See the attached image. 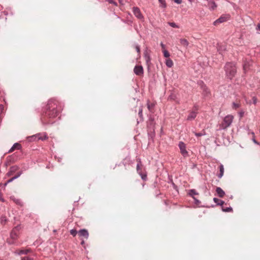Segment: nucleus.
<instances>
[{"label": "nucleus", "mask_w": 260, "mask_h": 260, "mask_svg": "<svg viewBox=\"0 0 260 260\" xmlns=\"http://www.w3.org/2000/svg\"><path fill=\"white\" fill-rule=\"evenodd\" d=\"M57 107V102L56 100L51 99L48 101L41 117V121L43 125L53 123L51 119L55 118L59 114Z\"/></svg>", "instance_id": "f257e3e1"}, {"label": "nucleus", "mask_w": 260, "mask_h": 260, "mask_svg": "<svg viewBox=\"0 0 260 260\" xmlns=\"http://www.w3.org/2000/svg\"><path fill=\"white\" fill-rule=\"evenodd\" d=\"M226 76L232 79L236 74V69L235 64L233 62H228L224 67Z\"/></svg>", "instance_id": "f03ea898"}, {"label": "nucleus", "mask_w": 260, "mask_h": 260, "mask_svg": "<svg viewBox=\"0 0 260 260\" xmlns=\"http://www.w3.org/2000/svg\"><path fill=\"white\" fill-rule=\"evenodd\" d=\"M234 116L232 115H228L226 116L223 121L219 125V128L220 129H225L231 125L233 122Z\"/></svg>", "instance_id": "7ed1b4c3"}, {"label": "nucleus", "mask_w": 260, "mask_h": 260, "mask_svg": "<svg viewBox=\"0 0 260 260\" xmlns=\"http://www.w3.org/2000/svg\"><path fill=\"white\" fill-rule=\"evenodd\" d=\"M48 138L46 133H38L36 135L28 137V141L44 140Z\"/></svg>", "instance_id": "20e7f679"}, {"label": "nucleus", "mask_w": 260, "mask_h": 260, "mask_svg": "<svg viewBox=\"0 0 260 260\" xmlns=\"http://www.w3.org/2000/svg\"><path fill=\"white\" fill-rule=\"evenodd\" d=\"M178 146L180 150V152L181 154L184 156H186L188 155V152L186 150V145L183 142H180L178 144Z\"/></svg>", "instance_id": "39448f33"}, {"label": "nucleus", "mask_w": 260, "mask_h": 260, "mask_svg": "<svg viewBox=\"0 0 260 260\" xmlns=\"http://www.w3.org/2000/svg\"><path fill=\"white\" fill-rule=\"evenodd\" d=\"M133 12L134 14L135 15V16L137 18L141 19V20L143 19V15L142 14V13L140 11V10L139 8H138L137 7H134L133 8Z\"/></svg>", "instance_id": "423d86ee"}, {"label": "nucleus", "mask_w": 260, "mask_h": 260, "mask_svg": "<svg viewBox=\"0 0 260 260\" xmlns=\"http://www.w3.org/2000/svg\"><path fill=\"white\" fill-rule=\"evenodd\" d=\"M134 72L137 75H142L143 74V67L141 66H136L134 68Z\"/></svg>", "instance_id": "0eeeda50"}, {"label": "nucleus", "mask_w": 260, "mask_h": 260, "mask_svg": "<svg viewBox=\"0 0 260 260\" xmlns=\"http://www.w3.org/2000/svg\"><path fill=\"white\" fill-rule=\"evenodd\" d=\"M228 16L222 15L220 16L218 19L216 20L214 22L213 24L214 25H217L219 23L224 22L228 20Z\"/></svg>", "instance_id": "6e6552de"}, {"label": "nucleus", "mask_w": 260, "mask_h": 260, "mask_svg": "<svg viewBox=\"0 0 260 260\" xmlns=\"http://www.w3.org/2000/svg\"><path fill=\"white\" fill-rule=\"evenodd\" d=\"M19 168L18 166L15 165L13 166L10 167L9 171L7 173V175L8 176H10L12 175L14 173L16 172L18 170Z\"/></svg>", "instance_id": "1a4fd4ad"}, {"label": "nucleus", "mask_w": 260, "mask_h": 260, "mask_svg": "<svg viewBox=\"0 0 260 260\" xmlns=\"http://www.w3.org/2000/svg\"><path fill=\"white\" fill-rule=\"evenodd\" d=\"M19 229V227L17 226L14 228L11 231L10 237L12 239L15 240L17 238L18 236L17 232L18 231Z\"/></svg>", "instance_id": "9d476101"}, {"label": "nucleus", "mask_w": 260, "mask_h": 260, "mask_svg": "<svg viewBox=\"0 0 260 260\" xmlns=\"http://www.w3.org/2000/svg\"><path fill=\"white\" fill-rule=\"evenodd\" d=\"M216 192L217 194V196L219 198H223L225 195V192L223 190V189L220 187H217L216 188Z\"/></svg>", "instance_id": "9b49d317"}, {"label": "nucleus", "mask_w": 260, "mask_h": 260, "mask_svg": "<svg viewBox=\"0 0 260 260\" xmlns=\"http://www.w3.org/2000/svg\"><path fill=\"white\" fill-rule=\"evenodd\" d=\"M78 234L80 236L84 237L86 239L88 238L89 235L87 230L85 229L80 230L79 231Z\"/></svg>", "instance_id": "f8f14e48"}, {"label": "nucleus", "mask_w": 260, "mask_h": 260, "mask_svg": "<svg viewBox=\"0 0 260 260\" xmlns=\"http://www.w3.org/2000/svg\"><path fill=\"white\" fill-rule=\"evenodd\" d=\"M10 199L13 201L17 205L22 206L23 205L22 202L21 200L16 199L14 196H11Z\"/></svg>", "instance_id": "ddd939ff"}, {"label": "nucleus", "mask_w": 260, "mask_h": 260, "mask_svg": "<svg viewBox=\"0 0 260 260\" xmlns=\"http://www.w3.org/2000/svg\"><path fill=\"white\" fill-rule=\"evenodd\" d=\"M21 145L19 144L16 143L13 145V146L11 147V148L9 150V152H11L15 149L19 150L21 149Z\"/></svg>", "instance_id": "4468645a"}, {"label": "nucleus", "mask_w": 260, "mask_h": 260, "mask_svg": "<svg viewBox=\"0 0 260 260\" xmlns=\"http://www.w3.org/2000/svg\"><path fill=\"white\" fill-rule=\"evenodd\" d=\"M180 43L182 46L185 47L186 48L189 45L188 41L185 39H180Z\"/></svg>", "instance_id": "2eb2a0df"}, {"label": "nucleus", "mask_w": 260, "mask_h": 260, "mask_svg": "<svg viewBox=\"0 0 260 260\" xmlns=\"http://www.w3.org/2000/svg\"><path fill=\"white\" fill-rule=\"evenodd\" d=\"M196 116L197 113L195 111H192L188 115L187 119L188 120H192L196 118Z\"/></svg>", "instance_id": "dca6fc26"}, {"label": "nucleus", "mask_w": 260, "mask_h": 260, "mask_svg": "<svg viewBox=\"0 0 260 260\" xmlns=\"http://www.w3.org/2000/svg\"><path fill=\"white\" fill-rule=\"evenodd\" d=\"M22 174V171H20V172H18L15 176H14L13 177L10 178L8 180H7V183H9L12 182L15 179H16L17 178L19 177Z\"/></svg>", "instance_id": "f3484780"}, {"label": "nucleus", "mask_w": 260, "mask_h": 260, "mask_svg": "<svg viewBox=\"0 0 260 260\" xmlns=\"http://www.w3.org/2000/svg\"><path fill=\"white\" fill-rule=\"evenodd\" d=\"M217 50L220 54H222V52L225 50L226 48L224 45H219L217 46Z\"/></svg>", "instance_id": "a211bd4d"}, {"label": "nucleus", "mask_w": 260, "mask_h": 260, "mask_svg": "<svg viewBox=\"0 0 260 260\" xmlns=\"http://www.w3.org/2000/svg\"><path fill=\"white\" fill-rule=\"evenodd\" d=\"M137 161L138 162L137 165V171L139 174H140V173H141V166H142L140 158H137Z\"/></svg>", "instance_id": "6ab92c4d"}, {"label": "nucleus", "mask_w": 260, "mask_h": 260, "mask_svg": "<svg viewBox=\"0 0 260 260\" xmlns=\"http://www.w3.org/2000/svg\"><path fill=\"white\" fill-rule=\"evenodd\" d=\"M219 172L220 173L218 175V178H221L223 176L224 173V167L222 164H220L219 166Z\"/></svg>", "instance_id": "aec40b11"}, {"label": "nucleus", "mask_w": 260, "mask_h": 260, "mask_svg": "<svg viewBox=\"0 0 260 260\" xmlns=\"http://www.w3.org/2000/svg\"><path fill=\"white\" fill-rule=\"evenodd\" d=\"M213 201L217 205L222 206L224 203V201H223L221 200H219L216 198H213Z\"/></svg>", "instance_id": "412c9836"}, {"label": "nucleus", "mask_w": 260, "mask_h": 260, "mask_svg": "<svg viewBox=\"0 0 260 260\" xmlns=\"http://www.w3.org/2000/svg\"><path fill=\"white\" fill-rule=\"evenodd\" d=\"M198 192L194 189H192L189 190L188 194L192 198L194 197V195H198Z\"/></svg>", "instance_id": "4be33fe9"}, {"label": "nucleus", "mask_w": 260, "mask_h": 260, "mask_svg": "<svg viewBox=\"0 0 260 260\" xmlns=\"http://www.w3.org/2000/svg\"><path fill=\"white\" fill-rule=\"evenodd\" d=\"M166 64L168 67L171 68L173 66V62L171 59L169 58L166 60Z\"/></svg>", "instance_id": "5701e85b"}, {"label": "nucleus", "mask_w": 260, "mask_h": 260, "mask_svg": "<svg viewBox=\"0 0 260 260\" xmlns=\"http://www.w3.org/2000/svg\"><path fill=\"white\" fill-rule=\"evenodd\" d=\"M7 221V218L6 216L2 215L1 217V223L3 224H5Z\"/></svg>", "instance_id": "b1692460"}, {"label": "nucleus", "mask_w": 260, "mask_h": 260, "mask_svg": "<svg viewBox=\"0 0 260 260\" xmlns=\"http://www.w3.org/2000/svg\"><path fill=\"white\" fill-rule=\"evenodd\" d=\"M193 133H194L195 136H197V137H201V136H205L206 135V133H205V132L204 131H203L201 133H196V132H193Z\"/></svg>", "instance_id": "393cba45"}, {"label": "nucleus", "mask_w": 260, "mask_h": 260, "mask_svg": "<svg viewBox=\"0 0 260 260\" xmlns=\"http://www.w3.org/2000/svg\"><path fill=\"white\" fill-rule=\"evenodd\" d=\"M29 252H30V250L29 249L21 250L19 252V254H27Z\"/></svg>", "instance_id": "a878e982"}, {"label": "nucleus", "mask_w": 260, "mask_h": 260, "mask_svg": "<svg viewBox=\"0 0 260 260\" xmlns=\"http://www.w3.org/2000/svg\"><path fill=\"white\" fill-rule=\"evenodd\" d=\"M252 102H249L248 103L249 104H251L252 103L254 105H256L257 103V98L255 96H253L252 98Z\"/></svg>", "instance_id": "bb28decb"}, {"label": "nucleus", "mask_w": 260, "mask_h": 260, "mask_svg": "<svg viewBox=\"0 0 260 260\" xmlns=\"http://www.w3.org/2000/svg\"><path fill=\"white\" fill-rule=\"evenodd\" d=\"M222 210L224 212H231L233 210V209L232 207H227L226 208H224L222 207Z\"/></svg>", "instance_id": "cd10ccee"}, {"label": "nucleus", "mask_w": 260, "mask_h": 260, "mask_svg": "<svg viewBox=\"0 0 260 260\" xmlns=\"http://www.w3.org/2000/svg\"><path fill=\"white\" fill-rule=\"evenodd\" d=\"M168 24L174 28H179V26L177 25L175 22H168Z\"/></svg>", "instance_id": "c85d7f7f"}, {"label": "nucleus", "mask_w": 260, "mask_h": 260, "mask_svg": "<svg viewBox=\"0 0 260 260\" xmlns=\"http://www.w3.org/2000/svg\"><path fill=\"white\" fill-rule=\"evenodd\" d=\"M77 233V231L75 229H72L70 231V234L74 237L76 236Z\"/></svg>", "instance_id": "c756f323"}, {"label": "nucleus", "mask_w": 260, "mask_h": 260, "mask_svg": "<svg viewBox=\"0 0 260 260\" xmlns=\"http://www.w3.org/2000/svg\"><path fill=\"white\" fill-rule=\"evenodd\" d=\"M201 87L203 89V90L204 91V92H205L206 93V94H207L208 91H207V87L205 85H204L203 83L202 84V86H201Z\"/></svg>", "instance_id": "7c9ffc66"}, {"label": "nucleus", "mask_w": 260, "mask_h": 260, "mask_svg": "<svg viewBox=\"0 0 260 260\" xmlns=\"http://www.w3.org/2000/svg\"><path fill=\"white\" fill-rule=\"evenodd\" d=\"M163 52H164V55L165 57L168 58L170 56V53L167 50H164Z\"/></svg>", "instance_id": "2f4dec72"}, {"label": "nucleus", "mask_w": 260, "mask_h": 260, "mask_svg": "<svg viewBox=\"0 0 260 260\" xmlns=\"http://www.w3.org/2000/svg\"><path fill=\"white\" fill-rule=\"evenodd\" d=\"M145 58L147 63L148 64L150 61V56L148 55L145 54Z\"/></svg>", "instance_id": "473e14b6"}, {"label": "nucleus", "mask_w": 260, "mask_h": 260, "mask_svg": "<svg viewBox=\"0 0 260 260\" xmlns=\"http://www.w3.org/2000/svg\"><path fill=\"white\" fill-rule=\"evenodd\" d=\"M142 112H143L142 108L141 107H140L139 109V113H138L140 118H142V117H143Z\"/></svg>", "instance_id": "72a5a7b5"}, {"label": "nucleus", "mask_w": 260, "mask_h": 260, "mask_svg": "<svg viewBox=\"0 0 260 260\" xmlns=\"http://www.w3.org/2000/svg\"><path fill=\"white\" fill-rule=\"evenodd\" d=\"M21 260H34V259L30 256H26L22 257Z\"/></svg>", "instance_id": "f704fd0d"}, {"label": "nucleus", "mask_w": 260, "mask_h": 260, "mask_svg": "<svg viewBox=\"0 0 260 260\" xmlns=\"http://www.w3.org/2000/svg\"><path fill=\"white\" fill-rule=\"evenodd\" d=\"M240 106V105L238 103H233V108L237 109V108H239Z\"/></svg>", "instance_id": "c9c22d12"}, {"label": "nucleus", "mask_w": 260, "mask_h": 260, "mask_svg": "<svg viewBox=\"0 0 260 260\" xmlns=\"http://www.w3.org/2000/svg\"><path fill=\"white\" fill-rule=\"evenodd\" d=\"M106 1L108 2L110 4L114 5V6H117V3L114 2L113 0H106Z\"/></svg>", "instance_id": "e433bc0d"}, {"label": "nucleus", "mask_w": 260, "mask_h": 260, "mask_svg": "<svg viewBox=\"0 0 260 260\" xmlns=\"http://www.w3.org/2000/svg\"><path fill=\"white\" fill-rule=\"evenodd\" d=\"M212 6H211V10H214L216 7V5L215 3L213 1H211Z\"/></svg>", "instance_id": "4c0bfd02"}, {"label": "nucleus", "mask_w": 260, "mask_h": 260, "mask_svg": "<svg viewBox=\"0 0 260 260\" xmlns=\"http://www.w3.org/2000/svg\"><path fill=\"white\" fill-rule=\"evenodd\" d=\"M153 104H149V103H147V108L148 109H149V110H151V109L153 107Z\"/></svg>", "instance_id": "58836bf2"}, {"label": "nucleus", "mask_w": 260, "mask_h": 260, "mask_svg": "<svg viewBox=\"0 0 260 260\" xmlns=\"http://www.w3.org/2000/svg\"><path fill=\"white\" fill-rule=\"evenodd\" d=\"M193 199L194 200V203L196 205H199L201 203L200 201L199 200H198L197 198H196L195 197H193Z\"/></svg>", "instance_id": "ea45409f"}, {"label": "nucleus", "mask_w": 260, "mask_h": 260, "mask_svg": "<svg viewBox=\"0 0 260 260\" xmlns=\"http://www.w3.org/2000/svg\"><path fill=\"white\" fill-rule=\"evenodd\" d=\"M159 2L164 7H166V3L165 0H158Z\"/></svg>", "instance_id": "a19ab883"}, {"label": "nucleus", "mask_w": 260, "mask_h": 260, "mask_svg": "<svg viewBox=\"0 0 260 260\" xmlns=\"http://www.w3.org/2000/svg\"><path fill=\"white\" fill-rule=\"evenodd\" d=\"M4 110V106L3 105H0V113L2 114Z\"/></svg>", "instance_id": "79ce46f5"}, {"label": "nucleus", "mask_w": 260, "mask_h": 260, "mask_svg": "<svg viewBox=\"0 0 260 260\" xmlns=\"http://www.w3.org/2000/svg\"><path fill=\"white\" fill-rule=\"evenodd\" d=\"M141 176V178L143 180H145L147 176L146 175L142 174V173L139 174Z\"/></svg>", "instance_id": "37998d69"}, {"label": "nucleus", "mask_w": 260, "mask_h": 260, "mask_svg": "<svg viewBox=\"0 0 260 260\" xmlns=\"http://www.w3.org/2000/svg\"><path fill=\"white\" fill-rule=\"evenodd\" d=\"M175 3L180 4L182 3V0H173Z\"/></svg>", "instance_id": "c03bdc74"}, {"label": "nucleus", "mask_w": 260, "mask_h": 260, "mask_svg": "<svg viewBox=\"0 0 260 260\" xmlns=\"http://www.w3.org/2000/svg\"><path fill=\"white\" fill-rule=\"evenodd\" d=\"M0 201H2V202H5V200L3 198V195H2V193H1V192H0Z\"/></svg>", "instance_id": "a18cd8bd"}, {"label": "nucleus", "mask_w": 260, "mask_h": 260, "mask_svg": "<svg viewBox=\"0 0 260 260\" xmlns=\"http://www.w3.org/2000/svg\"><path fill=\"white\" fill-rule=\"evenodd\" d=\"M136 49L137 52H138V53L140 52V48L139 46L136 45Z\"/></svg>", "instance_id": "49530a36"}, {"label": "nucleus", "mask_w": 260, "mask_h": 260, "mask_svg": "<svg viewBox=\"0 0 260 260\" xmlns=\"http://www.w3.org/2000/svg\"><path fill=\"white\" fill-rule=\"evenodd\" d=\"M256 29L257 30H259V31H260V23H258V24L257 25V26H256Z\"/></svg>", "instance_id": "de8ad7c7"}, {"label": "nucleus", "mask_w": 260, "mask_h": 260, "mask_svg": "<svg viewBox=\"0 0 260 260\" xmlns=\"http://www.w3.org/2000/svg\"><path fill=\"white\" fill-rule=\"evenodd\" d=\"M160 46L162 49L165 48V45L162 42L160 43Z\"/></svg>", "instance_id": "09e8293b"}, {"label": "nucleus", "mask_w": 260, "mask_h": 260, "mask_svg": "<svg viewBox=\"0 0 260 260\" xmlns=\"http://www.w3.org/2000/svg\"><path fill=\"white\" fill-rule=\"evenodd\" d=\"M246 68H247V65L246 64H244L243 66V69L245 71L246 70Z\"/></svg>", "instance_id": "8fccbe9b"}, {"label": "nucleus", "mask_w": 260, "mask_h": 260, "mask_svg": "<svg viewBox=\"0 0 260 260\" xmlns=\"http://www.w3.org/2000/svg\"><path fill=\"white\" fill-rule=\"evenodd\" d=\"M8 183H7V182H6L4 184V187H6V186L7 185V184H8Z\"/></svg>", "instance_id": "3c124183"}, {"label": "nucleus", "mask_w": 260, "mask_h": 260, "mask_svg": "<svg viewBox=\"0 0 260 260\" xmlns=\"http://www.w3.org/2000/svg\"><path fill=\"white\" fill-rule=\"evenodd\" d=\"M253 141L254 142V143H255L256 144H257V142H256V141L254 139H253Z\"/></svg>", "instance_id": "603ef678"}, {"label": "nucleus", "mask_w": 260, "mask_h": 260, "mask_svg": "<svg viewBox=\"0 0 260 260\" xmlns=\"http://www.w3.org/2000/svg\"><path fill=\"white\" fill-rule=\"evenodd\" d=\"M84 243H85V242H84V240H83V241L81 242V244L82 245H84Z\"/></svg>", "instance_id": "864d4df0"}, {"label": "nucleus", "mask_w": 260, "mask_h": 260, "mask_svg": "<svg viewBox=\"0 0 260 260\" xmlns=\"http://www.w3.org/2000/svg\"><path fill=\"white\" fill-rule=\"evenodd\" d=\"M251 134L253 137L254 136V133L253 132H251Z\"/></svg>", "instance_id": "5fc2aeb1"}, {"label": "nucleus", "mask_w": 260, "mask_h": 260, "mask_svg": "<svg viewBox=\"0 0 260 260\" xmlns=\"http://www.w3.org/2000/svg\"><path fill=\"white\" fill-rule=\"evenodd\" d=\"M2 185V184H0V186H1Z\"/></svg>", "instance_id": "6e6d98bb"}]
</instances>
